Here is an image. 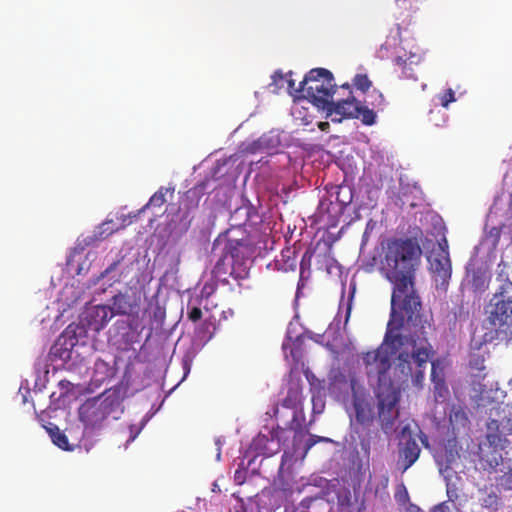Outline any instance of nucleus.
<instances>
[{
  "mask_svg": "<svg viewBox=\"0 0 512 512\" xmlns=\"http://www.w3.org/2000/svg\"><path fill=\"white\" fill-rule=\"evenodd\" d=\"M168 192L167 188L161 187L150 198L146 206L160 207L166 202L165 194Z\"/></svg>",
  "mask_w": 512,
  "mask_h": 512,
  "instance_id": "obj_29",
  "label": "nucleus"
},
{
  "mask_svg": "<svg viewBox=\"0 0 512 512\" xmlns=\"http://www.w3.org/2000/svg\"><path fill=\"white\" fill-rule=\"evenodd\" d=\"M481 505L484 508H496L498 505V496L495 492H490L481 500Z\"/></svg>",
  "mask_w": 512,
  "mask_h": 512,
  "instance_id": "obj_33",
  "label": "nucleus"
},
{
  "mask_svg": "<svg viewBox=\"0 0 512 512\" xmlns=\"http://www.w3.org/2000/svg\"><path fill=\"white\" fill-rule=\"evenodd\" d=\"M353 85L356 89L366 92L372 86V82L366 74H356L353 78Z\"/></svg>",
  "mask_w": 512,
  "mask_h": 512,
  "instance_id": "obj_28",
  "label": "nucleus"
},
{
  "mask_svg": "<svg viewBox=\"0 0 512 512\" xmlns=\"http://www.w3.org/2000/svg\"><path fill=\"white\" fill-rule=\"evenodd\" d=\"M328 114L332 117V121H341L342 118H354L359 112V101L353 96H347L344 99L333 101L329 100L327 107H323Z\"/></svg>",
  "mask_w": 512,
  "mask_h": 512,
  "instance_id": "obj_12",
  "label": "nucleus"
},
{
  "mask_svg": "<svg viewBox=\"0 0 512 512\" xmlns=\"http://www.w3.org/2000/svg\"><path fill=\"white\" fill-rule=\"evenodd\" d=\"M279 448V440L275 439V435L273 433H270V435L259 433L255 438H253L249 446V450L254 456L265 457H270L276 454L279 451Z\"/></svg>",
  "mask_w": 512,
  "mask_h": 512,
  "instance_id": "obj_16",
  "label": "nucleus"
},
{
  "mask_svg": "<svg viewBox=\"0 0 512 512\" xmlns=\"http://www.w3.org/2000/svg\"><path fill=\"white\" fill-rule=\"evenodd\" d=\"M423 0H415V2H422Z\"/></svg>",
  "mask_w": 512,
  "mask_h": 512,
  "instance_id": "obj_55",
  "label": "nucleus"
},
{
  "mask_svg": "<svg viewBox=\"0 0 512 512\" xmlns=\"http://www.w3.org/2000/svg\"><path fill=\"white\" fill-rule=\"evenodd\" d=\"M341 89H343L347 92V96H352V90H351L350 84L345 83V84L341 85Z\"/></svg>",
  "mask_w": 512,
  "mask_h": 512,
  "instance_id": "obj_46",
  "label": "nucleus"
},
{
  "mask_svg": "<svg viewBox=\"0 0 512 512\" xmlns=\"http://www.w3.org/2000/svg\"><path fill=\"white\" fill-rule=\"evenodd\" d=\"M242 212H244V214H245L244 222L247 221L249 218V212H250V207H248V206H243V207L236 209L235 212L233 213L232 217H236L238 214H240Z\"/></svg>",
  "mask_w": 512,
  "mask_h": 512,
  "instance_id": "obj_44",
  "label": "nucleus"
},
{
  "mask_svg": "<svg viewBox=\"0 0 512 512\" xmlns=\"http://www.w3.org/2000/svg\"><path fill=\"white\" fill-rule=\"evenodd\" d=\"M402 327L391 330L393 336H399L401 340L394 342L392 338H387L389 333V323L387 324V331L385 334L384 344L376 350L369 351L363 356V363L365 365L367 375L375 377L379 383V387H387L385 385L387 373L391 368V356L405 344V337L400 335L398 331Z\"/></svg>",
  "mask_w": 512,
  "mask_h": 512,
  "instance_id": "obj_4",
  "label": "nucleus"
},
{
  "mask_svg": "<svg viewBox=\"0 0 512 512\" xmlns=\"http://www.w3.org/2000/svg\"><path fill=\"white\" fill-rule=\"evenodd\" d=\"M213 325L211 322L204 321L195 330L197 338L202 342H207L212 338L213 332L211 329Z\"/></svg>",
  "mask_w": 512,
  "mask_h": 512,
  "instance_id": "obj_27",
  "label": "nucleus"
},
{
  "mask_svg": "<svg viewBox=\"0 0 512 512\" xmlns=\"http://www.w3.org/2000/svg\"><path fill=\"white\" fill-rule=\"evenodd\" d=\"M285 81V76L281 72H275L272 75V84L277 87L283 86V82Z\"/></svg>",
  "mask_w": 512,
  "mask_h": 512,
  "instance_id": "obj_42",
  "label": "nucleus"
},
{
  "mask_svg": "<svg viewBox=\"0 0 512 512\" xmlns=\"http://www.w3.org/2000/svg\"><path fill=\"white\" fill-rule=\"evenodd\" d=\"M141 306V297L136 293H118L111 299V309L115 315H126L131 317L129 326L137 330L140 325L138 316Z\"/></svg>",
  "mask_w": 512,
  "mask_h": 512,
  "instance_id": "obj_10",
  "label": "nucleus"
},
{
  "mask_svg": "<svg viewBox=\"0 0 512 512\" xmlns=\"http://www.w3.org/2000/svg\"><path fill=\"white\" fill-rule=\"evenodd\" d=\"M59 385L62 387V388H65L67 390H69L70 386H71V383L68 381V380H61L59 382Z\"/></svg>",
  "mask_w": 512,
  "mask_h": 512,
  "instance_id": "obj_47",
  "label": "nucleus"
},
{
  "mask_svg": "<svg viewBox=\"0 0 512 512\" xmlns=\"http://www.w3.org/2000/svg\"><path fill=\"white\" fill-rule=\"evenodd\" d=\"M433 354L434 351L427 339H422L419 342L412 339L411 351L403 350L398 354L395 373L399 374L402 382L411 379L415 386L420 387L424 380L427 364Z\"/></svg>",
  "mask_w": 512,
  "mask_h": 512,
  "instance_id": "obj_3",
  "label": "nucleus"
},
{
  "mask_svg": "<svg viewBox=\"0 0 512 512\" xmlns=\"http://www.w3.org/2000/svg\"><path fill=\"white\" fill-rule=\"evenodd\" d=\"M389 476L387 474H374L370 475L366 491L373 493L375 497L383 499L388 497Z\"/></svg>",
  "mask_w": 512,
  "mask_h": 512,
  "instance_id": "obj_21",
  "label": "nucleus"
},
{
  "mask_svg": "<svg viewBox=\"0 0 512 512\" xmlns=\"http://www.w3.org/2000/svg\"><path fill=\"white\" fill-rule=\"evenodd\" d=\"M129 224H131L129 216H122L121 226H116L112 220H107L99 226L97 237L99 239H105L113 233L117 232L120 228H124Z\"/></svg>",
  "mask_w": 512,
  "mask_h": 512,
  "instance_id": "obj_24",
  "label": "nucleus"
},
{
  "mask_svg": "<svg viewBox=\"0 0 512 512\" xmlns=\"http://www.w3.org/2000/svg\"><path fill=\"white\" fill-rule=\"evenodd\" d=\"M421 449L417 441L410 437L399 447L398 465L402 472L408 470L419 458Z\"/></svg>",
  "mask_w": 512,
  "mask_h": 512,
  "instance_id": "obj_17",
  "label": "nucleus"
},
{
  "mask_svg": "<svg viewBox=\"0 0 512 512\" xmlns=\"http://www.w3.org/2000/svg\"><path fill=\"white\" fill-rule=\"evenodd\" d=\"M302 386L299 381H292L289 384V388L286 396L282 400V406L288 409L294 410L293 420L297 418V411H302Z\"/></svg>",
  "mask_w": 512,
  "mask_h": 512,
  "instance_id": "obj_18",
  "label": "nucleus"
},
{
  "mask_svg": "<svg viewBox=\"0 0 512 512\" xmlns=\"http://www.w3.org/2000/svg\"><path fill=\"white\" fill-rule=\"evenodd\" d=\"M422 250L412 238H389L382 242L379 256V272L391 284V314L387 338L401 340L393 336L391 330L403 327L405 321L414 323L420 320L422 302L416 289V271L420 265Z\"/></svg>",
  "mask_w": 512,
  "mask_h": 512,
  "instance_id": "obj_1",
  "label": "nucleus"
},
{
  "mask_svg": "<svg viewBox=\"0 0 512 512\" xmlns=\"http://www.w3.org/2000/svg\"><path fill=\"white\" fill-rule=\"evenodd\" d=\"M187 318L192 322L199 321L202 318V310L197 306L189 308Z\"/></svg>",
  "mask_w": 512,
  "mask_h": 512,
  "instance_id": "obj_38",
  "label": "nucleus"
},
{
  "mask_svg": "<svg viewBox=\"0 0 512 512\" xmlns=\"http://www.w3.org/2000/svg\"><path fill=\"white\" fill-rule=\"evenodd\" d=\"M307 255H308V252L304 253V256H303V258H302V263H301V265L303 264V261H304V259H305V257H306Z\"/></svg>",
  "mask_w": 512,
  "mask_h": 512,
  "instance_id": "obj_51",
  "label": "nucleus"
},
{
  "mask_svg": "<svg viewBox=\"0 0 512 512\" xmlns=\"http://www.w3.org/2000/svg\"><path fill=\"white\" fill-rule=\"evenodd\" d=\"M312 403H313V412L314 413H322L325 407V403L322 400L320 396H313L312 397Z\"/></svg>",
  "mask_w": 512,
  "mask_h": 512,
  "instance_id": "obj_39",
  "label": "nucleus"
},
{
  "mask_svg": "<svg viewBox=\"0 0 512 512\" xmlns=\"http://www.w3.org/2000/svg\"><path fill=\"white\" fill-rule=\"evenodd\" d=\"M502 234V227L500 226H494L490 228L488 231L487 237L491 240L492 245L496 247L500 241V237Z\"/></svg>",
  "mask_w": 512,
  "mask_h": 512,
  "instance_id": "obj_34",
  "label": "nucleus"
},
{
  "mask_svg": "<svg viewBox=\"0 0 512 512\" xmlns=\"http://www.w3.org/2000/svg\"><path fill=\"white\" fill-rule=\"evenodd\" d=\"M439 100H440V103H441L442 107L447 108L450 103L456 101L454 91L451 88L445 90L439 96Z\"/></svg>",
  "mask_w": 512,
  "mask_h": 512,
  "instance_id": "obj_32",
  "label": "nucleus"
},
{
  "mask_svg": "<svg viewBox=\"0 0 512 512\" xmlns=\"http://www.w3.org/2000/svg\"><path fill=\"white\" fill-rule=\"evenodd\" d=\"M238 233L243 234V231L239 228L227 230L216 239L214 245L222 246L223 250V255L219 258L214 267L216 273L222 271V266L225 264L228 256H230L232 262H238L244 259L249 253L250 244L248 240L243 237H237L236 234Z\"/></svg>",
  "mask_w": 512,
  "mask_h": 512,
  "instance_id": "obj_7",
  "label": "nucleus"
},
{
  "mask_svg": "<svg viewBox=\"0 0 512 512\" xmlns=\"http://www.w3.org/2000/svg\"><path fill=\"white\" fill-rule=\"evenodd\" d=\"M394 63L401 70V77L405 79L417 80L414 65L415 63L410 59H404L398 56L394 59Z\"/></svg>",
  "mask_w": 512,
  "mask_h": 512,
  "instance_id": "obj_25",
  "label": "nucleus"
},
{
  "mask_svg": "<svg viewBox=\"0 0 512 512\" xmlns=\"http://www.w3.org/2000/svg\"><path fill=\"white\" fill-rule=\"evenodd\" d=\"M311 501H312V499L307 498V499L302 500V504L305 505L306 507H308L309 506L308 502H311Z\"/></svg>",
  "mask_w": 512,
  "mask_h": 512,
  "instance_id": "obj_49",
  "label": "nucleus"
},
{
  "mask_svg": "<svg viewBox=\"0 0 512 512\" xmlns=\"http://www.w3.org/2000/svg\"><path fill=\"white\" fill-rule=\"evenodd\" d=\"M502 425L507 434H512V414L503 420Z\"/></svg>",
  "mask_w": 512,
  "mask_h": 512,
  "instance_id": "obj_43",
  "label": "nucleus"
},
{
  "mask_svg": "<svg viewBox=\"0 0 512 512\" xmlns=\"http://www.w3.org/2000/svg\"><path fill=\"white\" fill-rule=\"evenodd\" d=\"M370 97L373 98V100L371 101V105L374 108L382 109V107L385 104V99H384V96L382 95V93H380L377 90H373V92L371 93Z\"/></svg>",
  "mask_w": 512,
  "mask_h": 512,
  "instance_id": "obj_35",
  "label": "nucleus"
},
{
  "mask_svg": "<svg viewBox=\"0 0 512 512\" xmlns=\"http://www.w3.org/2000/svg\"><path fill=\"white\" fill-rule=\"evenodd\" d=\"M92 316L94 319V329H102L111 319L115 316L111 305H97L92 309Z\"/></svg>",
  "mask_w": 512,
  "mask_h": 512,
  "instance_id": "obj_22",
  "label": "nucleus"
},
{
  "mask_svg": "<svg viewBox=\"0 0 512 512\" xmlns=\"http://www.w3.org/2000/svg\"><path fill=\"white\" fill-rule=\"evenodd\" d=\"M119 407L120 401L116 396L88 399L79 408V418L86 427L100 428L109 417L118 418Z\"/></svg>",
  "mask_w": 512,
  "mask_h": 512,
  "instance_id": "obj_6",
  "label": "nucleus"
},
{
  "mask_svg": "<svg viewBox=\"0 0 512 512\" xmlns=\"http://www.w3.org/2000/svg\"><path fill=\"white\" fill-rule=\"evenodd\" d=\"M123 256H121L120 258H118L117 260L113 261L102 273H101V277H106L108 276L110 273H112L113 271H115L117 269V267L120 265L121 261L123 260Z\"/></svg>",
  "mask_w": 512,
  "mask_h": 512,
  "instance_id": "obj_40",
  "label": "nucleus"
},
{
  "mask_svg": "<svg viewBox=\"0 0 512 512\" xmlns=\"http://www.w3.org/2000/svg\"><path fill=\"white\" fill-rule=\"evenodd\" d=\"M501 425L502 423H500L498 420L489 419L486 423V434H504L501 430Z\"/></svg>",
  "mask_w": 512,
  "mask_h": 512,
  "instance_id": "obj_31",
  "label": "nucleus"
},
{
  "mask_svg": "<svg viewBox=\"0 0 512 512\" xmlns=\"http://www.w3.org/2000/svg\"><path fill=\"white\" fill-rule=\"evenodd\" d=\"M500 485L505 490H512V467L500 477Z\"/></svg>",
  "mask_w": 512,
  "mask_h": 512,
  "instance_id": "obj_36",
  "label": "nucleus"
},
{
  "mask_svg": "<svg viewBox=\"0 0 512 512\" xmlns=\"http://www.w3.org/2000/svg\"><path fill=\"white\" fill-rule=\"evenodd\" d=\"M244 474H245L244 471H242L240 469L236 470L235 474H234L235 482L238 484H242L245 480Z\"/></svg>",
  "mask_w": 512,
  "mask_h": 512,
  "instance_id": "obj_45",
  "label": "nucleus"
},
{
  "mask_svg": "<svg viewBox=\"0 0 512 512\" xmlns=\"http://www.w3.org/2000/svg\"><path fill=\"white\" fill-rule=\"evenodd\" d=\"M288 82V88L296 92L297 88H294V81L292 79L286 80Z\"/></svg>",
  "mask_w": 512,
  "mask_h": 512,
  "instance_id": "obj_48",
  "label": "nucleus"
},
{
  "mask_svg": "<svg viewBox=\"0 0 512 512\" xmlns=\"http://www.w3.org/2000/svg\"><path fill=\"white\" fill-rule=\"evenodd\" d=\"M509 386L512 388V378L509 381Z\"/></svg>",
  "mask_w": 512,
  "mask_h": 512,
  "instance_id": "obj_53",
  "label": "nucleus"
},
{
  "mask_svg": "<svg viewBox=\"0 0 512 512\" xmlns=\"http://www.w3.org/2000/svg\"><path fill=\"white\" fill-rule=\"evenodd\" d=\"M434 385L435 397H444L445 393H448L447 387L445 385L444 377H440L439 381Z\"/></svg>",
  "mask_w": 512,
  "mask_h": 512,
  "instance_id": "obj_37",
  "label": "nucleus"
},
{
  "mask_svg": "<svg viewBox=\"0 0 512 512\" xmlns=\"http://www.w3.org/2000/svg\"><path fill=\"white\" fill-rule=\"evenodd\" d=\"M75 345V339L71 338L69 341L61 335L50 349V354L54 359L61 361H68L71 359L72 348Z\"/></svg>",
  "mask_w": 512,
  "mask_h": 512,
  "instance_id": "obj_20",
  "label": "nucleus"
},
{
  "mask_svg": "<svg viewBox=\"0 0 512 512\" xmlns=\"http://www.w3.org/2000/svg\"><path fill=\"white\" fill-rule=\"evenodd\" d=\"M506 268V264L498 265L499 286L485 307V338L489 341L512 339V281Z\"/></svg>",
  "mask_w": 512,
  "mask_h": 512,
  "instance_id": "obj_2",
  "label": "nucleus"
},
{
  "mask_svg": "<svg viewBox=\"0 0 512 512\" xmlns=\"http://www.w3.org/2000/svg\"><path fill=\"white\" fill-rule=\"evenodd\" d=\"M202 197V189L194 187L189 189L183 196L179 212L182 214L181 222L183 223V229L186 231L191 225L194 218L193 212L199 207V203Z\"/></svg>",
  "mask_w": 512,
  "mask_h": 512,
  "instance_id": "obj_14",
  "label": "nucleus"
},
{
  "mask_svg": "<svg viewBox=\"0 0 512 512\" xmlns=\"http://www.w3.org/2000/svg\"><path fill=\"white\" fill-rule=\"evenodd\" d=\"M352 392L353 414L351 415V419L354 418L360 425L369 426L374 420L373 407L366 395L356 391L354 385H352Z\"/></svg>",
  "mask_w": 512,
  "mask_h": 512,
  "instance_id": "obj_13",
  "label": "nucleus"
},
{
  "mask_svg": "<svg viewBox=\"0 0 512 512\" xmlns=\"http://www.w3.org/2000/svg\"><path fill=\"white\" fill-rule=\"evenodd\" d=\"M319 442H332L331 439L327 437L310 435L305 444L304 456L308 453V451Z\"/></svg>",
  "mask_w": 512,
  "mask_h": 512,
  "instance_id": "obj_30",
  "label": "nucleus"
},
{
  "mask_svg": "<svg viewBox=\"0 0 512 512\" xmlns=\"http://www.w3.org/2000/svg\"><path fill=\"white\" fill-rule=\"evenodd\" d=\"M377 399L378 419L381 428L384 433L390 434L399 417L397 404L400 401V392L390 382L387 387H378Z\"/></svg>",
  "mask_w": 512,
  "mask_h": 512,
  "instance_id": "obj_8",
  "label": "nucleus"
},
{
  "mask_svg": "<svg viewBox=\"0 0 512 512\" xmlns=\"http://www.w3.org/2000/svg\"><path fill=\"white\" fill-rule=\"evenodd\" d=\"M485 440L489 451H482L481 461L485 462L488 468L496 469L503 463L502 451L510 445L506 434H485Z\"/></svg>",
  "mask_w": 512,
  "mask_h": 512,
  "instance_id": "obj_11",
  "label": "nucleus"
},
{
  "mask_svg": "<svg viewBox=\"0 0 512 512\" xmlns=\"http://www.w3.org/2000/svg\"><path fill=\"white\" fill-rule=\"evenodd\" d=\"M430 271L436 282V288L446 290L451 279L452 265L446 239L438 243V249L428 258Z\"/></svg>",
  "mask_w": 512,
  "mask_h": 512,
  "instance_id": "obj_9",
  "label": "nucleus"
},
{
  "mask_svg": "<svg viewBox=\"0 0 512 512\" xmlns=\"http://www.w3.org/2000/svg\"><path fill=\"white\" fill-rule=\"evenodd\" d=\"M354 118L360 119L364 125H373L376 120V113L373 109H369L359 103V112Z\"/></svg>",
  "mask_w": 512,
  "mask_h": 512,
  "instance_id": "obj_26",
  "label": "nucleus"
},
{
  "mask_svg": "<svg viewBox=\"0 0 512 512\" xmlns=\"http://www.w3.org/2000/svg\"><path fill=\"white\" fill-rule=\"evenodd\" d=\"M335 91L333 74L325 68L310 70L296 89L297 93L305 92L306 97L320 109L327 107Z\"/></svg>",
  "mask_w": 512,
  "mask_h": 512,
  "instance_id": "obj_5",
  "label": "nucleus"
},
{
  "mask_svg": "<svg viewBox=\"0 0 512 512\" xmlns=\"http://www.w3.org/2000/svg\"><path fill=\"white\" fill-rule=\"evenodd\" d=\"M46 430L53 442L57 447L65 451H72L73 446L70 445L67 436L62 432L59 427L53 423H49Z\"/></svg>",
  "mask_w": 512,
  "mask_h": 512,
  "instance_id": "obj_23",
  "label": "nucleus"
},
{
  "mask_svg": "<svg viewBox=\"0 0 512 512\" xmlns=\"http://www.w3.org/2000/svg\"><path fill=\"white\" fill-rule=\"evenodd\" d=\"M325 125H328V123H321V124H320V128H321V129H324V128H325Z\"/></svg>",
  "mask_w": 512,
  "mask_h": 512,
  "instance_id": "obj_50",
  "label": "nucleus"
},
{
  "mask_svg": "<svg viewBox=\"0 0 512 512\" xmlns=\"http://www.w3.org/2000/svg\"><path fill=\"white\" fill-rule=\"evenodd\" d=\"M291 268L294 269L295 268V261L293 260V263L291 264Z\"/></svg>",
  "mask_w": 512,
  "mask_h": 512,
  "instance_id": "obj_52",
  "label": "nucleus"
},
{
  "mask_svg": "<svg viewBox=\"0 0 512 512\" xmlns=\"http://www.w3.org/2000/svg\"><path fill=\"white\" fill-rule=\"evenodd\" d=\"M431 366H432V369H431V380H432L433 384H436V382L439 381V378L441 376L444 377V374H443L442 370H440V371L437 370V366H436L435 362H432Z\"/></svg>",
  "mask_w": 512,
  "mask_h": 512,
  "instance_id": "obj_41",
  "label": "nucleus"
},
{
  "mask_svg": "<svg viewBox=\"0 0 512 512\" xmlns=\"http://www.w3.org/2000/svg\"><path fill=\"white\" fill-rule=\"evenodd\" d=\"M449 424L452 433L457 437L461 432L466 433L469 429V418L462 408L453 407L449 414Z\"/></svg>",
  "mask_w": 512,
  "mask_h": 512,
  "instance_id": "obj_19",
  "label": "nucleus"
},
{
  "mask_svg": "<svg viewBox=\"0 0 512 512\" xmlns=\"http://www.w3.org/2000/svg\"><path fill=\"white\" fill-rule=\"evenodd\" d=\"M352 201V193L349 188L338 186L336 191V203L330 199H324L319 204V213L322 215L341 213Z\"/></svg>",
  "mask_w": 512,
  "mask_h": 512,
  "instance_id": "obj_15",
  "label": "nucleus"
},
{
  "mask_svg": "<svg viewBox=\"0 0 512 512\" xmlns=\"http://www.w3.org/2000/svg\"><path fill=\"white\" fill-rule=\"evenodd\" d=\"M510 204L512 205V193H511V196H510Z\"/></svg>",
  "mask_w": 512,
  "mask_h": 512,
  "instance_id": "obj_54",
  "label": "nucleus"
}]
</instances>
